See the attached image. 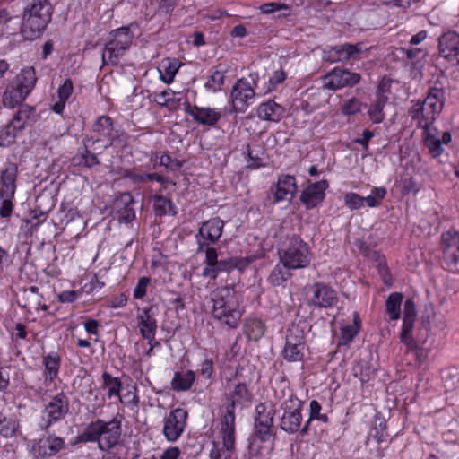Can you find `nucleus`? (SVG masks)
I'll list each match as a JSON object with an SVG mask.
<instances>
[{
    "label": "nucleus",
    "mask_w": 459,
    "mask_h": 459,
    "mask_svg": "<svg viewBox=\"0 0 459 459\" xmlns=\"http://www.w3.org/2000/svg\"><path fill=\"white\" fill-rule=\"evenodd\" d=\"M204 306L220 324L230 329L239 325L243 311L233 287L222 286L212 290L205 298Z\"/></svg>",
    "instance_id": "1"
},
{
    "label": "nucleus",
    "mask_w": 459,
    "mask_h": 459,
    "mask_svg": "<svg viewBox=\"0 0 459 459\" xmlns=\"http://www.w3.org/2000/svg\"><path fill=\"white\" fill-rule=\"evenodd\" d=\"M122 419V415L117 414L109 421L98 419L91 422L78 436L79 442H97L100 450L109 451L118 444L120 439Z\"/></svg>",
    "instance_id": "2"
},
{
    "label": "nucleus",
    "mask_w": 459,
    "mask_h": 459,
    "mask_svg": "<svg viewBox=\"0 0 459 459\" xmlns=\"http://www.w3.org/2000/svg\"><path fill=\"white\" fill-rule=\"evenodd\" d=\"M53 7L49 0H27L22 19V33L26 39L41 34L51 21Z\"/></svg>",
    "instance_id": "3"
},
{
    "label": "nucleus",
    "mask_w": 459,
    "mask_h": 459,
    "mask_svg": "<svg viewBox=\"0 0 459 459\" xmlns=\"http://www.w3.org/2000/svg\"><path fill=\"white\" fill-rule=\"evenodd\" d=\"M445 100L443 88L430 87L424 100H411L408 114L416 122L418 127L427 126L437 119L443 109Z\"/></svg>",
    "instance_id": "4"
},
{
    "label": "nucleus",
    "mask_w": 459,
    "mask_h": 459,
    "mask_svg": "<svg viewBox=\"0 0 459 459\" xmlns=\"http://www.w3.org/2000/svg\"><path fill=\"white\" fill-rule=\"evenodd\" d=\"M37 82L36 71L32 66L22 68L7 84L2 97L3 105L14 108L30 94Z\"/></svg>",
    "instance_id": "5"
},
{
    "label": "nucleus",
    "mask_w": 459,
    "mask_h": 459,
    "mask_svg": "<svg viewBox=\"0 0 459 459\" xmlns=\"http://www.w3.org/2000/svg\"><path fill=\"white\" fill-rule=\"evenodd\" d=\"M280 260L287 268L297 270L307 267L312 260V253L307 242L293 235L279 251Z\"/></svg>",
    "instance_id": "6"
},
{
    "label": "nucleus",
    "mask_w": 459,
    "mask_h": 459,
    "mask_svg": "<svg viewBox=\"0 0 459 459\" xmlns=\"http://www.w3.org/2000/svg\"><path fill=\"white\" fill-rule=\"evenodd\" d=\"M133 39L134 34L127 26L111 30L102 53V65H117L131 47Z\"/></svg>",
    "instance_id": "7"
},
{
    "label": "nucleus",
    "mask_w": 459,
    "mask_h": 459,
    "mask_svg": "<svg viewBox=\"0 0 459 459\" xmlns=\"http://www.w3.org/2000/svg\"><path fill=\"white\" fill-rule=\"evenodd\" d=\"M250 78L253 85L247 79L241 78L232 87L230 101L236 113H244L254 101L258 74H251Z\"/></svg>",
    "instance_id": "8"
},
{
    "label": "nucleus",
    "mask_w": 459,
    "mask_h": 459,
    "mask_svg": "<svg viewBox=\"0 0 459 459\" xmlns=\"http://www.w3.org/2000/svg\"><path fill=\"white\" fill-rule=\"evenodd\" d=\"M224 225V221L219 217L211 218L204 221L195 234L196 252L203 253L208 248H214L212 246L216 244L221 238Z\"/></svg>",
    "instance_id": "9"
},
{
    "label": "nucleus",
    "mask_w": 459,
    "mask_h": 459,
    "mask_svg": "<svg viewBox=\"0 0 459 459\" xmlns=\"http://www.w3.org/2000/svg\"><path fill=\"white\" fill-rule=\"evenodd\" d=\"M69 409V398L65 393L60 392L51 397L43 410L41 429L47 430L55 423L64 420Z\"/></svg>",
    "instance_id": "10"
},
{
    "label": "nucleus",
    "mask_w": 459,
    "mask_h": 459,
    "mask_svg": "<svg viewBox=\"0 0 459 459\" xmlns=\"http://www.w3.org/2000/svg\"><path fill=\"white\" fill-rule=\"evenodd\" d=\"M303 402L291 394L281 404V409L283 411L281 418L280 428L289 433H297L301 426Z\"/></svg>",
    "instance_id": "11"
},
{
    "label": "nucleus",
    "mask_w": 459,
    "mask_h": 459,
    "mask_svg": "<svg viewBox=\"0 0 459 459\" xmlns=\"http://www.w3.org/2000/svg\"><path fill=\"white\" fill-rule=\"evenodd\" d=\"M205 254L204 267L202 272L204 277H210L216 280L220 273L230 272L234 268L241 267V260L238 258L218 259V253L215 248H208Z\"/></svg>",
    "instance_id": "12"
},
{
    "label": "nucleus",
    "mask_w": 459,
    "mask_h": 459,
    "mask_svg": "<svg viewBox=\"0 0 459 459\" xmlns=\"http://www.w3.org/2000/svg\"><path fill=\"white\" fill-rule=\"evenodd\" d=\"M361 80V75L348 69L334 68L322 77L323 88L337 91L345 87H352Z\"/></svg>",
    "instance_id": "13"
},
{
    "label": "nucleus",
    "mask_w": 459,
    "mask_h": 459,
    "mask_svg": "<svg viewBox=\"0 0 459 459\" xmlns=\"http://www.w3.org/2000/svg\"><path fill=\"white\" fill-rule=\"evenodd\" d=\"M188 412L183 408L169 411L164 418L162 433L169 442L177 441L183 434L187 422Z\"/></svg>",
    "instance_id": "14"
},
{
    "label": "nucleus",
    "mask_w": 459,
    "mask_h": 459,
    "mask_svg": "<svg viewBox=\"0 0 459 459\" xmlns=\"http://www.w3.org/2000/svg\"><path fill=\"white\" fill-rule=\"evenodd\" d=\"M275 410L264 403L255 406V434L261 441H267L273 434Z\"/></svg>",
    "instance_id": "15"
},
{
    "label": "nucleus",
    "mask_w": 459,
    "mask_h": 459,
    "mask_svg": "<svg viewBox=\"0 0 459 459\" xmlns=\"http://www.w3.org/2000/svg\"><path fill=\"white\" fill-rule=\"evenodd\" d=\"M36 115L34 107L22 105L9 124L2 132L5 135L8 143H13L19 131L23 130L30 121H33Z\"/></svg>",
    "instance_id": "16"
},
{
    "label": "nucleus",
    "mask_w": 459,
    "mask_h": 459,
    "mask_svg": "<svg viewBox=\"0 0 459 459\" xmlns=\"http://www.w3.org/2000/svg\"><path fill=\"white\" fill-rule=\"evenodd\" d=\"M309 304L318 308L335 306L338 296L335 290L323 282H316L307 288Z\"/></svg>",
    "instance_id": "17"
},
{
    "label": "nucleus",
    "mask_w": 459,
    "mask_h": 459,
    "mask_svg": "<svg viewBox=\"0 0 459 459\" xmlns=\"http://www.w3.org/2000/svg\"><path fill=\"white\" fill-rule=\"evenodd\" d=\"M298 191L297 181L294 176L281 174L278 177L276 184L268 191V198H273V203L290 202Z\"/></svg>",
    "instance_id": "18"
},
{
    "label": "nucleus",
    "mask_w": 459,
    "mask_h": 459,
    "mask_svg": "<svg viewBox=\"0 0 459 459\" xmlns=\"http://www.w3.org/2000/svg\"><path fill=\"white\" fill-rule=\"evenodd\" d=\"M441 247L447 265L459 273V231L444 232L441 237Z\"/></svg>",
    "instance_id": "19"
},
{
    "label": "nucleus",
    "mask_w": 459,
    "mask_h": 459,
    "mask_svg": "<svg viewBox=\"0 0 459 459\" xmlns=\"http://www.w3.org/2000/svg\"><path fill=\"white\" fill-rule=\"evenodd\" d=\"M65 446V440L54 434H49L37 440L32 446V454L37 459H46L56 455Z\"/></svg>",
    "instance_id": "20"
},
{
    "label": "nucleus",
    "mask_w": 459,
    "mask_h": 459,
    "mask_svg": "<svg viewBox=\"0 0 459 459\" xmlns=\"http://www.w3.org/2000/svg\"><path fill=\"white\" fill-rule=\"evenodd\" d=\"M235 408L234 402L227 403L220 409V425L222 441L225 446H231L235 444Z\"/></svg>",
    "instance_id": "21"
},
{
    "label": "nucleus",
    "mask_w": 459,
    "mask_h": 459,
    "mask_svg": "<svg viewBox=\"0 0 459 459\" xmlns=\"http://www.w3.org/2000/svg\"><path fill=\"white\" fill-rule=\"evenodd\" d=\"M363 44L344 43L332 47L325 52L326 59L332 63L348 62L349 60H358L360 54L363 53Z\"/></svg>",
    "instance_id": "22"
},
{
    "label": "nucleus",
    "mask_w": 459,
    "mask_h": 459,
    "mask_svg": "<svg viewBox=\"0 0 459 459\" xmlns=\"http://www.w3.org/2000/svg\"><path fill=\"white\" fill-rule=\"evenodd\" d=\"M438 54L448 61L459 63V34L457 32L447 30L439 36Z\"/></svg>",
    "instance_id": "23"
},
{
    "label": "nucleus",
    "mask_w": 459,
    "mask_h": 459,
    "mask_svg": "<svg viewBox=\"0 0 459 459\" xmlns=\"http://www.w3.org/2000/svg\"><path fill=\"white\" fill-rule=\"evenodd\" d=\"M135 201L129 192L121 193L114 199L113 210L118 214L120 223H130L135 219V211L133 207Z\"/></svg>",
    "instance_id": "24"
},
{
    "label": "nucleus",
    "mask_w": 459,
    "mask_h": 459,
    "mask_svg": "<svg viewBox=\"0 0 459 459\" xmlns=\"http://www.w3.org/2000/svg\"><path fill=\"white\" fill-rule=\"evenodd\" d=\"M328 186L329 185L326 180L308 184L307 187L300 195L301 203L307 209L315 208L324 200L325 196V192Z\"/></svg>",
    "instance_id": "25"
},
{
    "label": "nucleus",
    "mask_w": 459,
    "mask_h": 459,
    "mask_svg": "<svg viewBox=\"0 0 459 459\" xmlns=\"http://www.w3.org/2000/svg\"><path fill=\"white\" fill-rule=\"evenodd\" d=\"M18 168L14 163H9L0 173V197H14Z\"/></svg>",
    "instance_id": "26"
},
{
    "label": "nucleus",
    "mask_w": 459,
    "mask_h": 459,
    "mask_svg": "<svg viewBox=\"0 0 459 459\" xmlns=\"http://www.w3.org/2000/svg\"><path fill=\"white\" fill-rule=\"evenodd\" d=\"M186 112L198 124L209 126H214L221 117V114L215 108L191 106L189 103L186 105Z\"/></svg>",
    "instance_id": "27"
},
{
    "label": "nucleus",
    "mask_w": 459,
    "mask_h": 459,
    "mask_svg": "<svg viewBox=\"0 0 459 459\" xmlns=\"http://www.w3.org/2000/svg\"><path fill=\"white\" fill-rule=\"evenodd\" d=\"M137 323L142 336L147 341H154L157 321L151 313V308H143L137 316Z\"/></svg>",
    "instance_id": "28"
},
{
    "label": "nucleus",
    "mask_w": 459,
    "mask_h": 459,
    "mask_svg": "<svg viewBox=\"0 0 459 459\" xmlns=\"http://www.w3.org/2000/svg\"><path fill=\"white\" fill-rule=\"evenodd\" d=\"M93 132L97 134L99 140H106L109 144L117 137L113 120L108 116H101L95 121Z\"/></svg>",
    "instance_id": "29"
},
{
    "label": "nucleus",
    "mask_w": 459,
    "mask_h": 459,
    "mask_svg": "<svg viewBox=\"0 0 459 459\" xmlns=\"http://www.w3.org/2000/svg\"><path fill=\"white\" fill-rule=\"evenodd\" d=\"M285 113V109L273 100L262 103L257 108V117L266 121L278 122Z\"/></svg>",
    "instance_id": "30"
},
{
    "label": "nucleus",
    "mask_w": 459,
    "mask_h": 459,
    "mask_svg": "<svg viewBox=\"0 0 459 459\" xmlns=\"http://www.w3.org/2000/svg\"><path fill=\"white\" fill-rule=\"evenodd\" d=\"M44 366V377L46 381H54L59 374L61 367V357L57 352H50L42 359Z\"/></svg>",
    "instance_id": "31"
},
{
    "label": "nucleus",
    "mask_w": 459,
    "mask_h": 459,
    "mask_svg": "<svg viewBox=\"0 0 459 459\" xmlns=\"http://www.w3.org/2000/svg\"><path fill=\"white\" fill-rule=\"evenodd\" d=\"M195 379V374L193 370L177 371L174 373L171 380V388L176 392L188 391Z\"/></svg>",
    "instance_id": "32"
},
{
    "label": "nucleus",
    "mask_w": 459,
    "mask_h": 459,
    "mask_svg": "<svg viewBox=\"0 0 459 459\" xmlns=\"http://www.w3.org/2000/svg\"><path fill=\"white\" fill-rule=\"evenodd\" d=\"M181 63L176 58H165L159 65V73L161 81L167 84H170L174 81Z\"/></svg>",
    "instance_id": "33"
},
{
    "label": "nucleus",
    "mask_w": 459,
    "mask_h": 459,
    "mask_svg": "<svg viewBox=\"0 0 459 459\" xmlns=\"http://www.w3.org/2000/svg\"><path fill=\"white\" fill-rule=\"evenodd\" d=\"M361 321L358 312H353V323L341 328L339 344L348 345L360 330Z\"/></svg>",
    "instance_id": "34"
},
{
    "label": "nucleus",
    "mask_w": 459,
    "mask_h": 459,
    "mask_svg": "<svg viewBox=\"0 0 459 459\" xmlns=\"http://www.w3.org/2000/svg\"><path fill=\"white\" fill-rule=\"evenodd\" d=\"M20 422L14 416L6 417L0 413V436L12 438L20 434Z\"/></svg>",
    "instance_id": "35"
},
{
    "label": "nucleus",
    "mask_w": 459,
    "mask_h": 459,
    "mask_svg": "<svg viewBox=\"0 0 459 459\" xmlns=\"http://www.w3.org/2000/svg\"><path fill=\"white\" fill-rule=\"evenodd\" d=\"M403 298V294L399 292H393L388 296L385 301V311L389 320L395 321L399 319Z\"/></svg>",
    "instance_id": "36"
},
{
    "label": "nucleus",
    "mask_w": 459,
    "mask_h": 459,
    "mask_svg": "<svg viewBox=\"0 0 459 459\" xmlns=\"http://www.w3.org/2000/svg\"><path fill=\"white\" fill-rule=\"evenodd\" d=\"M451 142V134L449 132H443L441 138L429 137L424 141L426 147L433 157H438L443 152L442 144H448Z\"/></svg>",
    "instance_id": "37"
},
{
    "label": "nucleus",
    "mask_w": 459,
    "mask_h": 459,
    "mask_svg": "<svg viewBox=\"0 0 459 459\" xmlns=\"http://www.w3.org/2000/svg\"><path fill=\"white\" fill-rule=\"evenodd\" d=\"M252 399V394L248 390L247 385L245 383H238L235 385L232 393L229 394L227 397L228 403L234 402V408L236 409L237 405L241 404L245 402H249Z\"/></svg>",
    "instance_id": "38"
},
{
    "label": "nucleus",
    "mask_w": 459,
    "mask_h": 459,
    "mask_svg": "<svg viewBox=\"0 0 459 459\" xmlns=\"http://www.w3.org/2000/svg\"><path fill=\"white\" fill-rule=\"evenodd\" d=\"M153 208L156 215L163 216L170 212L173 216L177 214L176 207L172 201L164 195H157L153 196Z\"/></svg>",
    "instance_id": "39"
},
{
    "label": "nucleus",
    "mask_w": 459,
    "mask_h": 459,
    "mask_svg": "<svg viewBox=\"0 0 459 459\" xmlns=\"http://www.w3.org/2000/svg\"><path fill=\"white\" fill-rule=\"evenodd\" d=\"M289 270L282 263H278L271 271L268 281L273 286L282 285L290 277Z\"/></svg>",
    "instance_id": "40"
},
{
    "label": "nucleus",
    "mask_w": 459,
    "mask_h": 459,
    "mask_svg": "<svg viewBox=\"0 0 459 459\" xmlns=\"http://www.w3.org/2000/svg\"><path fill=\"white\" fill-rule=\"evenodd\" d=\"M0 25H5L7 29H12L13 30H22V20L15 14L13 10L3 8L0 9Z\"/></svg>",
    "instance_id": "41"
},
{
    "label": "nucleus",
    "mask_w": 459,
    "mask_h": 459,
    "mask_svg": "<svg viewBox=\"0 0 459 459\" xmlns=\"http://www.w3.org/2000/svg\"><path fill=\"white\" fill-rule=\"evenodd\" d=\"M286 343L306 347L304 330L299 325H292L286 333Z\"/></svg>",
    "instance_id": "42"
},
{
    "label": "nucleus",
    "mask_w": 459,
    "mask_h": 459,
    "mask_svg": "<svg viewBox=\"0 0 459 459\" xmlns=\"http://www.w3.org/2000/svg\"><path fill=\"white\" fill-rule=\"evenodd\" d=\"M103 385L108 388V397L119 396L122 382L118 377H112L108 372L102 373Z\"/></svg>",
    "instance_id": "43"
},
{
    "label": "nucleus",
    "mask_w": 459,
    "mask_h": 459,
    "mask_svg": "<svg viewBox=\"0 0 459 459\" xmlns=\"http://www.w3.org/2000/svg\"><path fill=\"white\" fill-rule=\"evenodd\" d=\"M415 320H403L402 331L400 333V339L409 350H412L416 347V342L412 337V329L414 326Z\"/></svg>",
    "instance_id": "44"
},
{
    "label": "nucleus",
    "mask_w": 459,
    "mask_h": 459,
    "mask_svg": "<svg viewBox=\"0 0 459 459\" xmlns=\"http://www.w3.org/2000/svg\"><path fill=\"white\" fill-rule=\"evenodd\" d=\"M235 444L231 446H225L222 441V445L218 443L212 444V447L210 451V459H231V455L234 451Z\"/></svg>",
    "instance_id": "45"
},
{
    "label": "nucleus",
    "mask_w": 459,
    "mask_h": 459,
    "mask_svg": "<svg viewBox=\"0 0 459 459\" xmlns=\"http://www.w3.org/2000/svg\"><path fill=\"white\" fill-rule=\"evenodd\" d=\"M305 348L285 342L282 357L289 362H299L304 358Z\"/></svg>",
    "instance_id": "46"
},
{
    "label": "nucleus",
    "mask_w": 459,
    "mask_h": 459,
    "mask_svg": "<svg viewBox=\"0 0 459 459\" xmlns=\"http://www.w3.org/2000/svg\"><path fill=\"white\" fill-rule=\"evenodd\" d=\"M354 377L359 378L362 383L368 382L374 374L369 363L366 360H359L352 368Z\"/></svg>",
    "instance_id": "47"
},
{
    "label": "nucleus",
    "mask_w": 459,
    "mask_h": 459,
    "mask_svg": "<svg viewBox=\"0 0 459 459\" xmlns=\"http://www.w3.org/2000/svg\"><path fill=\"white\" fill-rule=\"evenodd\" d=\"M225 71L217 68L206 81L204 87L211 91H218L221 89L225 80Z\"/></svg>",
    "instance_id": "48"
},
{
    "label": "nucleus",
    "mask_w": 459,
    "mask_h": 459,
    "mask_svg": "<svg viewBox=\"0 0 459 459\" xmlns=\"http://www.w3.org/2000/svg\"><path fill=\"white\" fill-rule=\"evenodd\" d=\"M155 158L159 160L160 166L165 167L169 171H176L181 169L182 162L177 159H172L168 153L156 152Z\"/></svg>",
    "instance_id": "49"
},
{
    "label": "nucleus",
    "mask_w": 459,
    "mask_h": 459,
    "mask_svg": "<svg viewBox=\"0 0 459 459\" xmlns=\"http://www.w3.org/2000/svg\"><path fill=\"white\" fill-rule=\"evenodd\" d=\"M386 195V189L384 187H374L370 195L364 197V203H367L368 207L378 206L381 201Z\"/></svg>",
    "instance_id": "50"
},
{
    "label": "nucleus",
    "mask_w": 459,
    "mask_h": 459,
    "mask_svg": "<svg viewBox=\"0 0 459 459\" xmlns=\"http://www.w3.org/2000/svg\"><path fill=\"white\" fill-rule=\"evenodd\" d=\"M360 108V100L357 98H351L343 103L341 108V112L345 116H351L359 113Z\"/></svg>",
    "instance_id": "51"
},
{
    "label": "nucleus",
    "mask_w": 459,
    "mask_h": 459,
    "mask_svg": "<svg viewBox=\"0 0 459 459\" xmlns=\"http://www.w3.org/2000/svg\"><path fill=\"white\" fill-rule=\"evenodd\" d=\"M344 204L351 210H358L364 205V197L356 193H347L344 195Z\"/></svg>",
    "instance_id": "52"
},
{
    "label": "nucleus",
    "mask_w": 459,
    "mask_h": 459,
    "mask_svg": "<svg viewBox=\"0 0 459 459\" xmlns=\"http://www.w3.org/2000/svg\"><path fill=\"white\" fill-rule=\"evenodd\" d=\"M260 11L263 13L270 14L277 11L286 10L289 11L290 8L288 4L279 2H270L260 5Z\"/></svg>",
    "instance_id": "53"
},
{
    "label": "nucleus",
    "mask_w": 459,
    "mask_h": 459,
    "mask_svg": "<svg viewBox=\"0 0 459 459\" xmlns=\"http://www.w3.org/2000/svg\"><path fill=\"white\" fill-rule=\"evenodd\" d=\"M382 106L372 104L368 111L370 120L375 124H379L385 119V112Z\"/></svg>",
    "instance_id": "54"
},
{
    "label": "nucleus",
    "mask_w": 459,
    "mask_h": 459,
    "mask_svg": "<svg viewBox=\"0 0 459 459\" xmlns=\"http://www.w3.org/2000/svg\"><path fill=\"white\" fill-rule=\"evenodd\" d=\"M150 278L149 277H141L138 280V282L136 286L134 289V298L140 299H143L147 292V287L150 284Z\"/></svg>",
    "instance_id": "55"
},
{
    "label": "nucleus",
    "mask_w": 459,
    "mask_h": 459,
    "mask_svg": "<svg viewBox=\"0 0 459 459\" xmlns=\"http://www.w3.org/2000/svg\"><path fill=\"white\" fill-rule=\"evenodd\" d=\"M80 164H82L88 168H91L100 164V160L96 154L91 152L86 147H84L83 152L81 153Z\"/></svg>",
    "instance_id": "56"
},
{
    "label": "nucleus",
    "mask_w": 459,
    "mask_h": 459,
    "mask_svg": "<svg viewBox=\"0 0 459 459\" xmlns=\"http://www.w3.org/2000/svg\"><path fill=\"white\" fill-rule=\"evenodd\" d=\"M74 86L71 79H65L57 90L58 99L67 101L73 93Z\"/></svg>",
    "instance_id": "57"
},
{
    "label": "nucleus",
    "mask_w": 459,
    "mask_h": 459,
    "mask_svg": "<svg viewBox=\"0 0 459 459\" xmlns=\"http://www.w3.org/2000/svg\"><path fill=\"white\" fill-rule=\"evenodd\" d=\"M417 316L415 303L411 299H408L403 304V320H415Z\"/></svg>",
    "instance_id": "58"
},
{
    "label": "nucleus",
    "mask_w": 459,
    "mask_h": 459,
    "mask_svg": "<svg viewBox=\"0 0 459 459\" xmlns=\"http://www.w3.org/2000/svg\"><path fill=\"white\" fill-rule=\"evenodd\" d=\"M2 203L0 205V216L2 218H9L13 212V199L14 197H0Z\"/></svg>",
    "instance_id": "59"
},
{
    "label": "nucleus",
    "mask_w": 459,
    "mask_h": 459,
    "mask_svg": "<svg viewBox=\"0 0 459 459\" xmlns=\"http://www.w3.org/2000/svg\"><path fill=\"white\" fill-rule=\"evenodd\" d=\"M401 52L406 56V57L411 61H419L421 57H423L426 53L422 48H401Z\"/></svg>",
    "instance_id": "60"
},
{
    "label": "nucleus",
    "mask_w": 459,
    "mask_h": 459,
    "mask_svg": "<svg viewBox=\"0 0 459 459\" xmlns=\"http://www.w3.org/2000/svg\"><path fill=\"white\" fill-rule=\"evenodd\" d=\"M286 79V74L283 70L274 71L269 79V88L267 91L273 90L278 84L283 82Z\"/></svg>",
    "instance_id": "61"
},
{
    "label": "nucleus",
    "mask_w": 459,
    "mask_h": 459,
    "mask_svg": "<svg viewBox=\"0 0 459 459\" xmlns=\"http://www.w3.org/2000/svg\"><path fill=\"white\" fill-rule=\"evenodd\" d=\"M248 332L253 334L254 338H259L264 334V325L260 320H253L250 325H247Z\"/></svg>",
    "instance_id": "62"
},
{
    "label": "nucleus",
    "mask_w": 459,
    "mask_h": 459,
    "mask_svg": "<svg viewBox=\"0 0 459 459\" xmlns=\"http://www.w3.org/2000/svg\"><path fill=\"white\" fill-rule=\"evenodd\" d=\"M213 373V361L211 359H206L201 364L200 374L204 378H210Z\"/></svg>",
    "instance_id": "63"
},
{
    "label": "nucleus",
    "mask_w": 459,
    "mask_h": 459,
    "mask_svg": "<svg viewBox=\"0 0 459 459\" xmlns=\"http://www.w3.org/2000/svg\"><path fill=\"white\" fill-rule=\"evenodd\" d=\"M79 292L76 290H65L58 295V299L62 303H72L77 299Z\"/></svg>",
    "instance_id": "64"
}]
</instances>
